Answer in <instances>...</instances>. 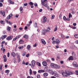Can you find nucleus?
<instances>
[{
	"mask_svg": "<svg viewBox=\"0 0 78 78\" xmlns=\"http://www.w3.org/2000/svg\"><path fill=\"white\" fill-rule=\"evenodd\" d=\"M62 74L63 76H66V77H67L68 76V75H73L74 73L68 70H65V72H62Z\"/></svg>",
	"mask_w": 78,
	"mask_h": 78,
	"instance_id": "nucleus-1",
	"label": "nucleus"
},
{
	"mask_svg": "<svg viewBox=\"0 0 78 78\" xmlns=\"http://www.w3.org/2000/svg\"><path fill=\"white\" fill-rule=\"evenodd\" d=\"M35 63H36V61L34 60H33L31 62V68H34V67L35 66Z\"/></svg>",
	"mask_w": 78,
	"mask_h": 78,
	"instance_id": "nucleus-2",
	"label": "nucleus"
},
{
	"mask_svg": "<svg viewBox=\"0 0 78 78\" xmlns=\"http://www.w3.org/2000/svg\"><path fill=\"white\" fill-rule=\"evenodd\" d=\"M13 38V36L12 35H10L8 37L6 38V39L7 41H11Z\"/></svg>",
	"mask_w": 78,
	"mask_h": 78,
	"instance_id": "nucleus-3",
	"label": "nucleus"
},
{
	"mask_svg": "<svg viewBox=\"0 0 78 78\" xmlns=\"http://www.w3.org/2000/svg\"><path fill=\"white\" fill-rule=\"evenodd\" d=\"M77 62L75 61H74L73 63V64L74 67H78V65L77 64Z\"/></svg>",
	"mask_w": 78,
	"mask_h": 78,
	"instance_id": "nucleus-4",
	"label": "nucleus"
},
{
	"mask_svg": "<svg viewBox=\"0 0 78 78\" xmlns=\"http://www.w3.org/2000/svg\"><path fill=\"white\" fill-rule=\"evenodd\" d=\"M47 32L46 31V29H44L42 30L41 35H45Z\"/></svg>",
	"mask_w": 78,
	"mask_h": 78,
	"instance_id": "nucleus-5",
	"label": "nucleus"
},
{
	"mask_svg": "<svg viewBox=\"0 0 78 78\" xmlns=\"http://www.w3.org/2000/svg\"><path fill=\"white\" fill-rule=\"evenodd\" d=\"M61 67L59 65H58L56 64H55V65H54V69H60V68Z\"/></svg>",
	"mask_w": 78,
	"mask_h": 78,
	"instance_id": "nucleus-6",
	"label": "nucleus"
},
{
	"mask_svg": "<svg viewBox=\"0 0 78 78\" xmlns=\"http://www.w3.org/2000/svg\"><path fill=\"white\" fill-rule=\"evenodd\" d=\"M42 64H43V66L45 67L47 66V62L45 61H44L42 62Z\"/></svg>",
	"mask_w": 78,
	"mask_h": 78,
	"instance_id": "nucleus-7",
	"label": "nucleus"
},
{
	"mask_svg": "<svg viewBox=\"0 0 78 78\" xmlns=\"http://www.w3.org/2000/svg\"><path fill=\"white\" fill-rule=\"evenodd\" d=\"M54 75L55 76H56V77H59V75L58 74V73H57L56 72H55L54 73Z\"/></svg>",
	"mask_w": 78,
	"mask_h": 78,
	"instance_id": "nucleus-8",
	"label": "nucleus"
},
{
	"mask_svg": "<svg viewBox=\"0 0 78 78\" xmlns=\"http://www.w3.org/2000/svg\"><path fill=\"white\" fill-rule=\"evenodd\" d=\"M20 37H21V36L20 35L17 36L13 39V41H16V39H18V38H19Z\"/></svg>",
	"mask_w": 78,
	"mask_h": 78,
	"instance_id": "nucleus-9",
	"label": "nucleus"
},
{
	"mask_svg": "<svg viewBox=\"0 0 78 78\" xmlns=\"http://www.w3.org/2000/svg\"><path fill=\"white\" fill-rule=\"evenodd\" d=\"M47 18H46V16H44L43 17V23H45V22H46V21L47 20Z\"/></svg>",
	"mask_w": 78,
	"mask_h": 78,
	"instance_id": "nucleus-10",
	"label": "nucleus"
},
{
	"mask_svg": "<svg viewBox=\"0 0 78 78\" xmlns=\"http://www.w3.org/2000/svg\"><path fill=\"white\" fill-rule=\"evenodd\" d=\"M41 43L44 45H45L46 44V42L45 41V40L43 39H41Z\"/></svg>",
	"mask_w": 78,
	"mask_h": 78,
	"instance_id": "nucleus-11",
	"label": "nucleus"
},
{
	"mask_svg": "<svg viewBox=\"0 0 78 78\" xmlns=\"http://www.w3.org/2000/svg\"><path fill=\"white\" fill-rule=\"evenodd\" d=\"M45 72V71L44 70L40 69L38 71V73H44Z\"/></svg>",
	"mask_w": 78,
	"mask_h": 78,
	"instance_id": "nucleus-12",
	"label": "nucleus"
},
{
	"mask_svg": "<svg viewBox=\"0 0 78 78\" xmlns=\"http://www.w3.org/2000/svg\"><path fill=\"white\" fill-rule=\"evenodd\" d=\"M0 12L1 14H2V15L4 17L5 16V12H4V11H1Z\"/></svg>",
	"mask_w": 78,
	"mask_h": 78,
	"instance_id": "nucleus-13",
	"label": "nucleus"
},
{
	"mask_svg": "<svg viewBox=\"0 0 78 78\" xmlns=\"http://www.w3.org/2000/svg\"><path fill=\"white\" fill-rule=\"evenodd\" d=\"M20 56L19 55H18L17 58L18 60V62H20V61H21V59H20Z\"/></svg>",
	"mask_w": 78,
	"mask_h": 78,
	"instance_id": "nucleus-14",
	"label": "nucleus"
},
{
	"mask_svg": "<svg viewBox=\"0 0 78 78\" xmlns=\"http://www.w3.org/2000/svg\"><path fill=\"white\" fill-rule=\"evenodd\" d=\"M6 37H7V35H5L1 36V38L3 40L5 38H6Z\"/></svg>",
	"mask_w": 78,
	"mask_h": 78,
	"instance_id": "nucleus-15",
	"label": "nucleus"
},
{
	"mask_svg": "<svg viewBox=\"0 0 78 78\" xmlns=\"http://www.w3.org/2000/svg\"><path fill=\"white\" fill-rule=\"evenodd\" d=\"M42 5H43L44 6H45V7H47V2H44L43 3V4H41Z\"/></svg>",
	"mask_w": 78,
	"mask_h": 78,
	"instance_id": "nucleus-16",
	"label": "nucleus"
},
{
	"mask_svg": "<svg viewBox=\"0 0 78 78\" xmlns=\"http://www.w3.org/2000/svg\"><path fill=\"white\" fill-rule=\"evenodd\" d=\"M23 7H21L20 8V10L21 13H23Z\"/></svg>",
	"mask_w": 78,
	"mask_h": 78,
	"instance_id": "nucleus-17",
	"label": "nucleus"
},
{
	"mask_svg": "<svg viewBox=\"0 0 78 78\" xmlns=\"http://www.w3.org/2000/svg\"><path fill=\"white\" fill-rule=\"evenodd\" d=\"M46 30L47 32H48V31L50 32V30H51V29L50 28V27H48L47 28V30L46 29Z\"/></svg>",
	"mask_w": 78,
	"mask_h": 78,
	"instance_id": "nucleus-18",
	"label": "nucleus"
},
{
	"mask_svg": "<svg viewBox=\"0 0 78 78\" xmlns=\"http://www.w3.org/2000/svg\"><path fill=\"white\" fill-rule=\"evenodd\" d=\"M55 42L56 44H59V43L60 42V41H59V40L57 39L56 40Z\"/></svg>",
	"mask_w": 78,
	"mask_h": 78,
	"instance_id": "nucleus-19",
	"label": "nucleus"
},
{
	"mask_svg": "<svg viewBox=\"0 0 78 78\" xmlns=\"http://www.w3.org/2000/svg\"><path fill=\"white\" fill-rule=\"evenodd\" d=\"M55 64L51 63L50 64V66L51 67H55Z\"/></svg>",
	"mask_w": 78,
	"mask_h": 78,
	"instance_id": "nucleus-20",
	"label": "nucleus"
},
{
	"mask_svg": "<svg viewBox=\"0 0 78 78\" xmlns=\"http://www.w3.org/2000/svg\"><path fill=\"white\" fill-rule=\"evenodd\" d=\"M23 37L25 38V39H28V35L25 34L23 36Z\"/></svg>",
	"mask_w": 78,
	"mask_h": 78,
	"instance_id": "nucleus-21",
	"label": "nucleus"
},
{
	"mask_svg": "<svg viewBox=\"0 0 78 78\" xmlns=\"http://www.w3.org/2000/svg\"><path fill=\"white\" fill-rule=\"evenodd\" d=\"M19 49L20 50H23V46H20L18 47Z\"/></svg>",
	"mask_w": 78,
	"mask_h": 78,
	"instance_id": "nucleus-22",
	"label": "nucleus"
},
{
	"mask_svg": "<svg viewBox=\"0 0 78 78\" xmlns=\"http://www.w3.org/2000/svg\"><path fill=\"white\" fill-rule=\"evenodd\" d=\"M36 64H37V65H38V66H39V67H41V63L39 62H37Z\"/></svg>",
	"mask_w": 78,
	"mask_h": 78,
	"instance_id": "nucleus-23",
	"label": "nucleus"
},
{
	"mask_svg": "<svg viewBox=\"0 0 78 78\" xmlns=\"http://www.w3.org/2000/svg\"><path fill=\"white\" fill-rule=\"evenodd\" d=\"M31 48V46L30 45H28L27 46V50H30V48Z\"/></svg>",
	"mask_w": 78,
	"mask_h": 78,
	"instance_id": "nucleus-24",
	"label": "nucleus"
},
{
	"mask_svg": "<svg viewBox=\"0 0 78 78\" xmlns=\"http://www.w3.org/2000/svg\"><path fill=\"white\" fill-rule=\"evenodd\" d=\"M43 75L44 76H47L48 75V73H44Z\"/></svg>",
	"mask_w": 78,
	"mask_h": 78,
	"instance_id": "nucleus-25",
	"label": "nucleus"
},
{
	"mask_svg": "<svg viewBox=\"0 0 78 78\" xmlns=\"http://www.w3.org/2000/svg\"><path fill=\"white\" fill-rule=\"evenodd\" d=\"M33 73V72L32 71V70L31 69H30L29 70V73L31 75H32V73Z\"/></svg>",
	"mask_w": 78,
	"mask_h": 78,
	"instance_id": "nucleus-26",
	"label": "nucleus"
},
{
	"mask_svg": "<svg viewBox=\"0 0 78 78\" xmlns=\"http://www.w3.org/2000/svg\"><path fill=\"white\" fill-rule=\"evenodd\" d=\"M27 55V53H26V52H23L22 53V55L23 56H25V55Z\"/></svg>",
	"mask_w": 78,
	"mask_h": 78,
	"instance_id": "nucleus-27",
	"label": "nucleus"
},
{
	"mask_svg": "<svg viewBox=\"0 0 78 78\" xmlns=\"http://www.w3.org/2000/svg\"><path fill=\"white\" fill-rule=\"evenodd\" d=\"M73 57L72 56H71L70 57H69V60H73Z\"/></svg>",
	"mask_w": 78,
	"mask_h": 78,
	"instance_id": "nucleus-28",
	"label": "nucleus"
},
{
	"mask_svg": "<svg viewBox=\"0 0 78 78\" xmlns=\"http://www.w3.org/2000/svg\"><path fill=\"white\" fill-rule=\"evenodd\" d=\"M12 56L13 57H14L16 56V54H15V52H12L11 53Z\"/></svg>",
	"mask_w": 78,
	"mask_h": 78,
	"instance_id": "nucleus-29",
	"label": "nucleus"
},
{
	"mask_svg": "<svg viewBox=\"0 0 78 78\" xmlns=\"http://www.w3.org/2000/svg\"><path fill=\"white\" fill-rule=\"evenodd\" d=\"M46 1V0H42L41 1V4H44V3H45V2Z\"/></svg>",
	"mask_w": 78,
	"mask_h": 78,
	"instance_id": "nucleus-30",
	"label": "nucleus"
},
{
	"mask_svg": "<svg viewBox=\"0 0 78 78\" xmlns=\"http://www.w3.org/2000/svg\"><path fill=\"white\" fill-rule=\"evenodd\" d=\"M23 42H24V41H23L22 40H21L19 41V43L20 44H22V43H23Z\"/></svg>",
	"mask_w": 78,
	"mask_h": 78,
	"instance_id": "nucleus-31",
	"label": "nucleus"
},
{
	"mask_svg": "<svg viewBox=\"0 0 78 78\" xmlns=\"http://www.w3.org/2000/svg\"><path fill=\"white\" fill-rule=\"evenodd\" d=\"M37 23H34V27L35 28H36L37 27Z\"/></svg>",
	"mask_w": 78,
	"mask_h": 78,
	"instance_id": "nucleus-32",
	"label": "nucleus"
},
{
	"mask_svg": "<svg viewBox=\"0 0 78 78\" xmlns=\"http://www.w3.org/2000/svg\"><path fill=\"white\" fill-rule=\"evenodd\" d=\"M61 35L62 39H64V36L62 34H61Z\"/></svg>",
	"mask_w": 78,
	"mask_h": 78,
	"instance_id": "nucleus-33",
	"label": "nucleus"
},
{
	"mask_svg": "<svg viewBox=\"0 0 78 78\" xmlns=\"http://www.w3.org/2000/svg\"><path fill=\"white\" fill-rule=\"evenodd\" d=\"M57 30H58V27H56L54 30V31H57Z\"/></svg>",
	"mask_w": 78,
	"mask_h": 78,
	"instance_id": "nucleus-34",
	"label": "nucleus"
},
{
	"mask_svg": "<svg viewBox=\"0 0 78 78\" xmlns=\"http://www.w3.org/2000/svg\"><path fill=\"white\" fill-rule=\"evenodd\" d=\"M72 17V15H71V13H69V18H70V17Z\"/></svg>",
	"mask_w": 78,
	"mask_h": 78,
	"instance_id": "nucleus-35",
	"label": "nucleus"
},
{
	"mask_svg": "<svg viewBox=\"0 0 78 78\" xmlns=\"http://www.w3.org/2000/svg\"><path fill=\"white\" fill-rule=\"evenodd\" d=\"M2 66H3L2 65H0V71H2Z\"/></svg>",
	"mask_w": 78,
	"mask_h": 78,
	"instance_id": "nucleus-36",
	"label": "nucleus"
},
{
	"mask_svg": "<svg viewBox=\"0 0 78 78\" xmlns=\"http://www.w3.org/2000/svg\"><path fill=\"white\" fill-rule=\"evenodd\" d=\"M9 70H5V73H9Z\"/></svg>",
	"mask_w": 78,
	"mask_h": 78,
	"instance_id": "nucleus-37",
	"label": "nucleus"
},
{
	"mask_svg": "<svg viewBox=\"0 0 78 78\" xmlns=\"http://www.w3.org/2000/svg\"><path fill=\"white\" fill-rule=\"evenodd\" d=\"M7 28L8 31H10V30H11V27H7Z\"/></svg>",
	"mask_w": 78,
	"mask_h": 78,
	"instance_id": "nucleus-38",
	"label": "nucleus"
},
{
	"mask_svg": "<svg viewBox=\"0 0 78 78\" xmlns=\"http://www.w3.org/2000/svg\"><path fill=\"white\" fill-rule=\"evenodd\" d=\"M72 55H73V56H75V52H74L73 51Z\"/></svg>",
	"mask_w": 78,
	"mask_h": 78,
	"instance_id": "nucleus-39",
	"label": "nucleus"
},
{
	"mask_svg": "<svg viewBox=\"0 0 78 78\" xmlns=\"http://www.w3.org/2000/svg\"><path fill=\"white\" fill-rule=\"evenodd\" d=\"M75 37L76 38H78V35L76 34L74 35Z\"/></svg>",
	"mask_w": 78,
	"mask_h": 78,
	"instance_id": "nucleus-40",
	"label": "nucleus"
},
{
	"mask_svg": "<svg viewBox=\"0 0 78 78\" xmlns=\"http://www.w3.org/2000/svg\"><path fill=\"white\" fill-rule=\"evenodd\" d=\"M33 72L34 75H36V73H37V72H36V71H33Z\"/></svg>",
	"mask_w": 78,
	"mask_h": 78,
	"instance_id": "nucleus-41",
	"label": "nucleus"
},
{
	"mask_svg": "<svg viewBox=\"0 0 78 78\" xmlns=\"http://www.w3.org/2000/svg\"><path fill=\"white\" fill-rule=\"evenodd\" d=\"M29 4H30V5L32 6V5H33V2H30Z\"/></svg>",
	"mask_w": 78,
	"mask_h": 78,
	"instance_id": "nucleus-42",
	"label": "nucleus"
},
{
	"mask_svg": "<svg viewBox=\"0 0 78 78\" xmlns=\"http://www.w3.org/2000/svg\"><path fill=\"white\" fill-rule=\"evenodd\" d=\"M75 72L77 75H78V70H76Z\"/></svg>",
	"mask_w": 78,
	"mask_h": 78,
	"instance_id": "nucleus-43",
	"label": "nucleus"
},
{
	"mask_svg": "<svg viewBox=\"0 0 78 78\" xmlns=\"http://www.w3.org/2000/svg\"><path fill=\"white\" fill-rule=\"evenodd\" d=\"M67 18H66V17L65 16H64L63 17V20H66V19Z\"/></svg>",
	"mask_w": 78,
	"mask_h": 78,
	"instance_id": "nucleus-44",
	"label": "nucleus"
},
{
	"mask_svg": "<svg viewBox=\"0 0 78 78\" xmlns=\"http://www.w3.org/2000/svg\"><path fill=\"white\" fill-rule=\"evenodd\" d=\"M10 55V53H9V52H8L7 53V57H8V58H9V57Z\"/></svg>",
	"mask_w": 78,
	"mask_h": 78,
	"instance_id": "nucleus-45",
	"label": "nucleus"
},
{
	"mask_svg": "<svg viewBox=\"0 0 78 78\" xmlns=\"http://www.w3.org/2000/svg\"><path fill=\"white\" fill-rule=\"evenodd\" d=\"M3 6V4L0 2V7H2Z\"/></svg>",
	"mask_w": 78,
	"mask_h": 78,
	"instance_id": "nucleus-46",
	"label": "nucleus"
},
{
	"mask_svg": "<svg viewBox=\"0 0 78 78\" xmlns=\"http://www.w3.org/2000/svg\"><path fill=\"white\" fill-rule=\"evenodd\" d=\"M46 61H47V62H49V63H50V62H51L50 61V60H49V59L47 60Z\"/></svg>",
	"mask_w": 78,
	"mask_h": 78,
	"instance_id": "nucleus-47",
	"label": "nucleus"
},
{
	"mask_svg": "<svg viewBox=\"0 0 78 78\" xmlns=\"http://www.w3.org/2000/svg\"><path fill=\"white\" fill-rule=\"evenodd\" d=\"M53 44H56V41H52Z\"/></svg>",
	"mask_w": 78,
	"mask_h": 78,
	"instance_id": "nucleus-48",
	"label": "nucleus"
},
{
	"mask_svg": "<svg viewBox=\"0 0 78 78\" xmlns=\"http://www.w3.org/2000/svg\"><path fill=\"white\" fill-rule=\"evenodd\" d=\"M1 23L2 24V25H4V23H3V21L2 20L1 21Z\"/></svg>",
	"mask_w": 78,
	"mask_h": 78,
	"instance_id": "nucleus-49",
	"label": "nucleus"
},
{
	"mask_svg": "<svg viewBox=\"0 0 78 78\" xmlns=\"http://www.w3.org/2000/svg\"><path fill=\"white\" fill-rule=\"evenodd\" d=\"M30 56V54L29 53H28L26 55V57H27V58H28V56Z\"/></svg>",
	"mask_w": 78,
	"mask_h": 78,
	"instance_id": "nucleus-50",
	"label": "nucleus"
},
{
	"mask_svg": "<svg viewBox=\"0 0 78 78\" xmlns=\"http://www.w3.org/2000/svg\"><path fill=\"white\" fill-rule=\"evenodd\" d=\"M10 4H12V5H14V2H12V1L10 3Z\"/></svg>",
	"mask_w": 78,
	"mask_h": 78,
	"instance_id": "nucleus-51",
	"label": "nucleus"
},
{
	"mask_svg": "<svg viewBox=\"0 0 78 78\" xmlns=\"http://www.w3.org/2000/svg\"><path fill=\"white\" fill-rule=\"evenodd\" d=\"M54 17H55V15H52L51 16V19H54Z\"/></svg>",
	"mask_w": 78,
	"mask_h": 78,
	"instance_id": "nucleus-52",
	"label": "nucleus"
},
{
	"mask_svg": "<svg viewBox=\"0 0 78 78\" xmlns=\"http://www.w3.org/2000/svg\"><path fill=\"white\" fill-rule=\"evenodd\" d=\"M24 6H26L27 5H28V3H24Z\"/></svg>",
	"mask_w": 78,
	"mask_h": 78,
	"instance_id": "nucleus-53",
	"label": "nucleus"
},
{
	"mask_svg": "<svg viewBox=\"0 0 78 78\" xmlns=\"http://www.w3.org/2000/svg\"><path fill=\"white\" fill-rule=\"evenodd\" d=\"M10 16H9V15L7 17V19H10Z\"/></svg>",
	"mask_w": 78,
	"mask_h": 78,
	"instance_id": "nucleus-54",
	"label": "nucleus"
},
{
	"mask_svg": "<svg viewBox=\"0 0 78 78\" xmlns=\"http://www.w3.org/2000/svg\"><path fill=\"white\" fill-rule=\"evenodd\" d=\"M7 61V59L6 58H4V62H6Z\"/></svg>",
	"mask_w": 78,
	"mask_h": 78,
	"instance_id": "nucleus-55",
	"label": "nucleus"
},
{
	"mask_svg": "<svg viewBox=\"0 0 78 78\" xmlns=\"http://www.w3.org/2000/svg\"><path fill=\"white\" fill-rule=\"evenodd\" d=\"M75 13V12H74V11H73V10L72 11V14H74Z\"/></svg>",
	"mask_w": 78,
	"mask_h": 78,
	"instance_id": "nucleus-56",
	"label": "nucleus"
},
{
	"mask_svg": "<svg viewBox=\"0 0 78 78\" xmlns=\"http://www.w3.org/2000/svg\"><path fill=\"white\" fill-rule=\"evenodd\" d=\"M9 16L11 17H12V14H10L9 15Z\"/></svg>",
	"mask_w": 78,
	"mask_h": 78,
	"instance_id": "nucleus-57",
	"label": "nucleus"
},
{
	"mask_svg": "<svg viewBox=\"0 0 78 78\" xmlns=\"http://www.w3.org/2000/svg\"><path fill=\"white\" fill-rule=\"evenodd\" d=\"M34 6H37V4L35 3L34 4Z\"/></svg>",
	"mask_w": 78,
	"mask_h": 78,
	"instance_id": "nucleus-58",
	"label": "nucleus"
},
{
	"mask_svg": "<svg viewBox=\"0 0 78 78\" xmlns=\"http://www.w3.org/2000/svg\"><path fill=\"white\" fill-rule=\"evenodd\" d=\"M73 26H76V23H73Z\"/></svg>",
	"mask_w": 78,
	"mask_h": 78,
	"instance_id": "nucleus-59",
	"label": "nucleus"
},
{
	"mask_svg": "<svg viewBox=\"0 0 78 78\" xmlns=\"http://www.w3.org/2000/svg\"><path fill=\"white\" fill-rule=\"evenodd\" d=\"M12 1H11V0H8V2H9V3H10Z\"/></svg>",
	"mask_w": 78,
	"mask_h": 78,
	"instance_id": "nucleus-60",
	"label": "nucleus"
},
{
	"mask_svg": "<svg viewBox=\"0 0 78 78\" xmlns=\"http://www.w3.org/2000/svg\"><path fill=\"white\" fill-rule=\"evenodd\" d=\"M66 39H69V36H67L66 37Z\"/></svg>",
	"mask_w": 78,
	"mask_h": 78,
	"instance_id": "nucleus-61",
	"label": "nucleus"
},
{
	"mask_svg": "<svg viewBox=\"0 0 78 78\" xmlns=\"http://www.w3.org/2000/svg\"><path fill=\"white\" fill-rule=\"evenodd\" d=\"M22 64H25V61H23V62H22Z\"/></svg>",
	"mask_w": 78,
	"mask_h": 78,
	"instance_id": "nucleus-62",
	"label": "nucleus"
},
{
	"mask_svg": "<svg viewBox=\"0 0 78 78\" xmlns=\"http://www.w3.org/2000/svg\"><path fill=\"white\" fill-rule=\"evenodd\" d=\"M40 77V75H37V78H39Z\"/></svg>",
	"mask_w": 78,
	"mask_h": 78,
	"instance_id": "nucleus-63",
	"label": "nucleus"
},
{
	"mask_svg": "<svg viewBox=\"0 0 78 78\" xmlns=\"http://www.w3.org/2000/svg\"><path fill=\"white\" fill-rule=\"evenodd\" d=\"M42 9H41L39 10V12H42Z\"/></svg>",
	"mask_w": 78,
	"mask_h": 78,
	"instance_id": "nucleus-64",
	"label": "nucleus"
}]
</instances>
